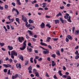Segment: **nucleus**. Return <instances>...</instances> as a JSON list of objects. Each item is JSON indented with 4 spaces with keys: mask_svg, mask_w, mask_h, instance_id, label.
Returning <instances> with one entry per match:
<instances>
[{
    "mask_svg": "<svg viewBox=\"0 0 79 79\" xmlns=\"http://www.w3.org/2000/svg\"><path fill=\"white\" fill-rule=\"evenodd\" d=\"M60 21H61L62 23H64V20L63 19L62 17L60 18Z\"/></svg>",
    "mask_w": 79,
    "mask_h": 79,
    "instance_id": "obj_28",
    "label": "nucleus"
},
{
    "mask_svg": "<svg viewBox=\"0 0 79 79\" xmlns=\"http://www.w3.org/2000/svg\"><path fill=\"white\" fill-rule=\"evenodd\" d=\"M67 79H71V77L69 76H67Z\"/></svg>",
    "mask_w": 79,
    "mask_h": 79,
    "instance_id": "obj_44",
    "label": "nucleus"
},
{
    "mask_svg": "<svg viewBox=\"0 0 79 79\" xmlns=\"http://www.w3.org/2000/svg\"><path fill=\"white\" fill-rule=\"evenodd\" d=\"M40 41L41 42L40 43V44L41 45H42V46H45V47H47V46H48V45H47V44L42 42H43V40H42V39H40Z\"/></svg>",
    "mask_w": 79,
    "mask_h": 79,
    "instance_id": "obj_5",
    "label": "nucleus"
},
{
    "mask_svg": "<svg viewBox=\"0 0 79 79\" xmlns=\"http://www.w3.org/2000/svg\"><path fill=\"white\" fill-rule=\"evenodd\" d=\"M11 54L13 55H14V56H17L18 54H17V52H15V51H12L11 52Z\"/></svg>",
    "mask_w": 79,
    "mask_h": 79,
    "instance_id": "obj_9",
    "label": "nucleus"
},
{
    "mask_svg": "<svg viewBox=\"0 0 79 79\" xmlns=\"http://www.w3.org/2000/svg\"><path fill=\"white\" fill-rule=\"evenodd\" d=\"M7 69H4V73H6V72H7Z\"/></svg>",
    "mask_w": 79,
    "mask_h": 79,
    "instance_id": "obj_57",
    "label": "nucleus"
},
{
    "mask_svg": "<svg viewBox=\"0 0 79 79\" xmlns=\"http://www.w3.org/2000/svg\"><path fill=\"white\" fill-rule=\"evenodd\" d=\"M37 70H36L35 69H34L33 70V73H35V74L36 73H37Z\"/></svg>",
    "mask_w": 79,
    "mask_h": 79,
    "instance_id": "obj_25",
    "label": "nucleus"
},
{
    "mask_svg": "<svg viewBox=\"0 0 79 79\" xmlns=\"http://www.w3.org/2000/svg\"><path fill=\"white\" fill-rule=\"evenodd\" d=\"M67 21L69 23H71L72 22L71 20V16H69V19H67Z\"/></svg>",
    "mask_w": 79,
    "mask_h": 79,
    "instance_id": "obj_24",
    "label": "nucleus"
},
{
    "mask_svg": "<svg viewBox=\"0 0 79 79\" xmlns=\"http://www.w3.org/2000/svg\"><path fill=\"white\" fill-rule=\"evenodd\" d=\"M47 60H48V61H50V57H48L47 58Z\"/></svg>",
    "mask_w": 79,
    "mask_h": 79,
    "instance_id": "obj_58",
    "label": "nucleus"
},
{
    "mask_svg": "<svg viewBox=\"0 0 79 79\" xmlns=\"http://www.w3.org/2000/svg\"><path fill=\"white\" fill-rule=\"evenodd\" d=\"M3 66L5 68H11V65L9 64H3Z\"/></svg>",
    "mask_w": 79,
    "mask_h": 79,
    "instance_id": "obj_7",
    "label": "nucleus"
},
{
    "mask_svg": "<svg viewBox=\"0 0 79 79\" xmlns=\"http://www.w3.org/2000/svg\"><path fill=\"white\" fill-rule=\"evenodd\" d=\"M67 37L69 40H73V37L69 35H67Z\"/></svg>",
    "mask_w": 79,
    "mask_h": 79,
    "instance_id": "obj_16",
    "label": "nucleus"
},
{
    "mask_svg": "<svg viewBox=\"0 0 79 79\" xmlns=\"http://www.w3.org/2000/svg\"><path fill=\"white\" fill-rule=\"evenodd\" d=\"M53 77L54 79H58V77H56V75H54L53 76Z\"/></svg>",
    "mask_w": 79,
    "mask_h": 79,
    "instance_id": "obj_64",
    "label": "nucleus"
},
{
    "mask_svg": "<svg viewBox=\"0 0 79 79\" xmlns=\"http://www.w3.org/2000/svg\"><path fill=\"white\" fill-rule=\"evenodd\" d=\"M55 24H58V23H60V21L58 19H56L55 20Z\"/></svg>",
    "mask_w": 79,
    "mask_h": 79,
    "instance_id": "obj_21",
    "label": "nucleus"
},
{
    "mask_svg": "<svg viewBox=\"0 0 79 79\" xmlns=\"http://www.w3.org/2000/svg\"><path fill=\"white\" fill-rule=\"evenodd\" d=\"M50 39H51V37H48L47 38V39L46 40L47 42H50Z\"/></svg>",
    "mask_w": 79,
    "mask_h": 79,
    "instance_id": "obj_17",
    "label": "nucleus"
},
{
    "mask_svg": "<svg viewBox=\"0 0 79 79\" xmlns=\"http://www.w3.org/2000/svg\"><path fill=\"white\" fill-rule=\"evenodd\" d=\"M43 6V8H45V6H46V5H47V3H43L42 4Z\"/></svg>",
    "mask_w": 79,
    "mask_h": 79,
    "instance_id": "obj_31",
    "label": "nucleus"
},
{
    "mask_svg": "<svg viewBox=\"0 0 79 79\" xmlns=\"http://www.w3.org/2000/svg\"><path fill=\"white\" fill-rule=\"evenodd\" d=\"M27 50L28 52H32V48H29L28 47H27Z\"/></svg>",
    "mask_w": 79,
    "mask_h": 79,
    "instance_id": "obj_11",
    "label": "nucleus"
},
{
    "mask_svg": "<svg viewBox=\"0 0 79 79\" xmlns=\"http://www.w3.org/2000/svg\"><path fill=\"white\" fill-rule=\"evenodd\" d=\"M35 76L36 77H39V73L38 72H36V73H35Z\"/></svg>",
    "mask_w": 79,
    "mask_h": 79,
    "instance_id": "obj_30",
    "label": "nucleus"
},
{
    "mask_svg": "<svg viewBox=\"0 0 79 79\" xmlns=\"http://www.w3.org/2000/svg\"><path fill=\"white\" fill-rule=\"evenodd\" d=\"M65 15H66L64 16V18L66 19H68L69 18V15L68 13H66Z\"/></svg>",
    "mask_w": 79,
    "mask_h": 79,
    "instance_id": "obj_10",
    "label": "nucleus"
},
{
    "mask_svg": "<svg viewBox=\"0 0 79 79\" xmlns=\"http://www.w3.org/2000/svg\"><path fill=\"white\" fill-rule=\"evenodd\" d=\"M48 48H50V49H51L52 50V46H50V45H49L48 46Z\"/></svg>",
    "mask_w": 79,
    "mask_h": 79,
    "instance_id": "obj_40",
    "label": "nucleus"
},
{
    "mask_svg": "<svg viewBox=\"0 0 79 79\" xmlns=\"http://www.w3.org/2000/svg\"><path fill=\"white\" fill-rule=\"evenodd\" d=\"M28 70H29V73H30V74H31V73H32V70H32V67L31 66H30L28 67Z\"/></svg>",
    "mask_w": 79,
    "mask_h": 79,
    "instance_id": "obj_8",
    "label": "nucleus"
},
{
    "mask_svg": "<svg viewBox=\"0 0 79 79\" xmlns=\"http://www.w3.org/2000/svg\"><path fill=\"white\" fill-rule=\"evenodd\" d=\"M18 76H19V75L18 74H16L15 76L13 75L12 76V77H14V78L16 79L18 77Z\"/></svg>",
    "mask_w": 79,
    "mask_h": 79,
    "instance_id": "obj_20",
    "label": "nucleus"
},
{
    "mask_svg": "<svg viewBox=\"0 0 79 79\" xmlns=\"http://www.w3.org/2000/svg\"><path fill=\"white\" fill-rule=\"evenodd\" d=\"M75 34L76 35H78V34H79V30H76Z\"/></svg>",
    "mask_w": 79,
    "mask_h": 79,
    "instance_id": "obj_29",
    "label": "nucleus"
},
{
    "mask_svg": "<svg viewBox=\"0 0 79 79\" xmlns=\"http://www.w3.org/2000/svg\"><path fill=\"white\" fill-rule=\"evenodd\" d=\"M46 26H47V27H48L49 28H50V27H51V26H50V24H47L46 25Z\"/></svg>",
    "mask_w": 79,
    "mask_h": 79,
    "instance_id": "obj_41",
    "label": "nucleus"
},
{
    "mask_svg": "<svg viewBox=\"0 0 79 79\" xmlns=\"http://www.w3.org/2000/svg\"><path fill=\"white\" fill-rule=\"evenodd\" d=\"M75 55H77V56H75V58L76 60H78V58H79V53L78 51L76 50V52H75Z\"/></svg>",
    "mask_w": 79,
    "mask_h": 79,
    "instance_id": "obj_6",
    "label": "nucleus"
},
{
    "mask_svg": "<svg viewBox=\"0 0 79 79\" xmlns=\"http://www.w3.org/2000/svg\"><path fill=\"white\" fill-rule=\"evenodd\" d=\"M62 77L66 79L67 77V76H66V75H63L62 76Z\"/></svg>",
    "mask_w": 79,
    "mask_h": 79,
    "instance_id": "obj_46",
    "label": "nucleus"
},
{
    "mask_svg": "<svg viewBox=\"0 0 79 79\" xmlns=\"http://www.w3.org/2000/svg\"><path fill=\"white\" fill-rule=\"evenodd\" d=\"M42 60V58L40 57V59H38L39 61H40Z\"/></svg>",
    "mask_w": 79,
    "mask_h": 79,
    "instance_id": "obj_60",
    "label": "nucleus"
},
{
    "mask_svg": "<svg viewBox=\"0 0 79 79\" xmlns=\"http://www.w3.org/2000/svg\"><path fill=\"white\" fill-rule=\"evenodd\" d=\"M10 28H11V29H12V30H14V29H15V28H14V27H13V26L10 25Z\"/></svg>",
    "mask_w": 79,
    "mask_h": 79,
    "instance_id": "obj_48",
    "label": "nucleus"
},
{
    "mask_svg": "<svg viewBox=\"0 0 79 79\" xmlns=\"http://www.w3.org/2000/svg\"><path fill=\"white\" fill-rule=\"evenodd\" d=\"M56 54H57L58 56H60V53L58 51L56 52Z\"/></svg>",
    "mask_w": 79,
    "mask_h": 79,
    "instance_id": "obj_37",
    "label": "nucleus"
},
{
    "mask_svg": "<svg viewBox=\"0 0 79 79\" xmlns=\"http://www.w3.org/2000/svg\"><path fill=\"white\" fill-rule=\"evenodd\" d=\"M14 21V19H11L10 20V22L11 23H13Z\"/></svg>",
    "mask_w": 79,
    "mask_h": 79,
    "instance_id": "obj_50",
    "label": "nucleus"
},
{
    "mask_svg": "<svg viewBox=\"0 0 79 79\" xmlns=\"http://www.w3.org/2000/svg\"><path fill=\"white\" fill-rule=\"evenodd\" d=\"M60 8L61 10H63V9H64V7L63 6H62V7L61 6L60 7Z\"/></svg>",
    "mask_w": 79,
    "mask_h": 79,
    "instance_id": "obj_51",
    "label": "nucleus"
},
{
    "mask_svg": "<svg viewBox=\"0 0 79 79\" xmlns=\"http://www.w3.org/2000/svg\"><path fill=\"white\" fill-rule=\"evenodd\" d=\"M5 45V44L4 43H2L0 42V45L1 46V47H2V46H3Z\"/></svg>",
    "mask_w": 79,
    "mask_h": 79,
    "instance_id": "obj_38",
    "label": "nucleus"
},
{
    "mask_svg": "<svg viewBox=\"0 0 79 79\" xmlns=\"http://www.w3.org/2000/svg\"><path fill=\"white\" fill-rule=\"evenodd\" d=\"M65 41L67 42H69V39L67 38H66Z\"/></svg>",
    "mask_w": 79,
    "mask_h": 79,
    "instance_id": "obj_62",
    "label": "nucleus"
},
{
    "mask_svg": "<svg viewBox=\"0 0 79 79\" xmlns=\"http://www.w3.org/2000/svg\"><path fill=\"white\" fill-rule=\"evenodd\" d=\"M7 29L9 30V29H10V26L8 25H7L6 26Z\"/></svg>",
    "mask_w": 79,
    "mask_h": 79,
    "instance_id": "obj_39",
    "label": "nucleus"
},
{
    "mask_svg": "<svg viewBox=\"0 0 79 79\" xmlns=\"http://www.w3.org/2000/svg\"><path fill=\"white\" fill-rule=\"evenodd\" d=\"M7 74L10 75V70L9 69L8 71V72L7 73Z\"/></svg>",
    "mask_w": 79,
    "mask_h": 79,
    "instance_id": "obj_61",
    "label": "nucleus"
},
{
    "mask_svg": "<svg viewBox=\"0 0 79 79\" xmlns=\"http://www.w3.org/2000/svg\"><path fill=\"white\" fill-rule=\"evenodd\" d=\"M34 52L35 53H38L39 52L37 50H35Z\"/></svg>",
    "mask_w": 79,
    "mask_h": 79,
    "instance_id": "obj_59",
    "label": "nucleus"
},
{
    "mask_svg": "<svg viewBox=\"0 0 79 79\" xmlns=\"http://www.w3.org/2000/svg\"><path fill=\"white\" fill-rule=\"evenodd\" d=\"M74 31H75V27H73L72 28V31L74 32Z\"/></svg>",
    "mask_w": 79,
    "mask_h": 79,
    "instance_id": "obj_56",
    "label": "nucleus"
},
{
    "mask_svg": "<svg viewBox=\"0 0 79 79\" xmlns=\"http://www.w3.org/2000/svg\"><path fill=\"white\" fill-rule=\"evenodd\" d=\"M16 66L17 68H21V64H16Z\"/></svg>",
    "mask_w": 79,
    "mask_h": 79,
    "instance_id": "obj_14",
    "label": "nucleus"
},
{
    "mask_svg": "<svg viewBox=\"0 0 79 79\" xmlns=\"http://www.w3.org/2000/svg\"><path fill=\"white\" fill-rule=\"evenodd\" d=\"M40 27L42 29L43 28H45V23L43 22H42L40 25Z\"/></svg>",
    "mask_w": 79,
    "mask_h": 79,
    "instance_id": "obj_12",
    "label": "nucleus"
},
{
    "mask_svg": "<svg viewBox=\"0 0 79 79\" xmlns=\"http://www.w3.org/2000/svg\"><path fill=\"white\" fill-rule=\"evenodd\" d=\"M28 63L29 61L28 60H25V66H26V65H27V64H29Z\"/></svg>",
    "mask_w": 79,
    "mask_h": 79,
    "instance_id": "obj_26",
    "label": "nucleus"
},
{
    "mask_svg": "<svg viewBox=\"0 0 79 79\" xmlns=\"http://www.w3.org/2000/svg\"><path fill=\"white\" fill-rule=\"evenodd\" d=\"M26 43H27V41L25 40L23 43V47L19 48V49L21 50H24L26 48Z\"/></svg>",
    "mask_w": 79,
    "mask_h": 79,
    "instance_id": "obj_1",
    "label": "nucleus"
},
{
    "mask_svg": "<svg viewBox=\"0 0 79 79\" xmlns=\"http://www.w3.org/2000/svg\"><path fill=\"white\" fill-rule=\"evenodd\" d=\"M62 14L60 12H59L58 14H57L56 16V17H59V16H62Z\"/></svg>",
    "mask_w": 79,
    "mask_h": 79,
    "instance_id": "obj_18",
    "label": "nucleus"
},
{
    "mask_svg": "<svg viewBox=\"0 0 79 79\" xmlns=\"http://www.w3.org/2000/svg\"><path fill=\"white\" fill-rule=\"evenodd\" d=\"M32 39L33 42H35L36 41V39H35V38H32Z\"/></svg>",
    "mask_w": 79,
    "mask_h": 79,
    "instance_id": "obj_45",
    "label": "nucleus"
},
{
    "mask_svg": "<svg viewBox=\"0 0 79 79\" xmlns=\"http://www.w3.org/2000/svg\"><path fill=\"white\" fill-rule=\"evenodd\" d=\"M9 61H10V63H12V62H13V60L11 59H10L9 60Z\"/></svg>",
    "mask_w": 79,
    "mask_h": 79,
    "instance_id": "obj_53",
    "label": "nucleus"
},
{
    "mask_svg": "<svg viewBox=\"0 0 79 79\" xmlns=\"http://www.w3.org/2000/svg\"><path fill=\"white\" fill-rule=\"evenodd\" d=\"M8 48L9 50H12L13 49V47L10 46H8Z\"/></svg>",
    "mask_w": 79,
    "mask_h": 79,
    "instance_id": "obj_15",
    "label": "nucleus"
},
{
    "mask_svg": "<svg viewBox=\"0 0 79 79\" xmlns=\"http://www.w3.org/2000/svg\"><path fill=\"white\" fill-rule=\"evenodd\" d=\"M28 22H27V23L25 24V26L26 27H27L28 28H29V27H31L32 26V25H31V24H29L28 25Z\"/></svg>",
    "mask_w": 79,
    "mask_h": 79,
    "instance_id": "obj_13",
    "label": "nucleus"
},
{
    "mask_svg": "<svg viewBox=\"0 0 79 79\" xmlns=\"http://www.w3.org/2000/svg\"><path fill=\"white\" fill-rule=\"evenodd\" d=\"M39 5L37 4H35V7H39Z\"/></svg>",
    "mask_w": 79,
    "mask_h": 79,
    "instance_id": "obj_63",
    "label": "nucleus"
},
{
    "mask_svg": "<svg viewBox=\"0 0 79 79\" xmlns=\"http://www.w3.org/2000/svg\"><path fill=\"white\" fill-rule=\"evenodd\" d=\"M17 2L19 5H21V3L20 2V0H17Z\"/></svg>",
    "mask_w": 79,
    "mask_h": 79,
    "instance_id": "obj_33",
    "label": "nucleus"
},
{
    "mask_svg": "<svg viewBox=\"0 0 79 79\" xmlns=\"http://www.w3.org/2000/svg\"><path fill=\"white\" fill-rule=\"evenodd\" d=\"M0 10H3V7L2 6H1V5H0Z\"/></svg>",
    "mask_w": 79,
    "mask_h": 79,
    "instance_id": "obj_54",
    "label": "nucleus"
},
{
    "mask_svg": "<svg viewBox=\"0 0 79 79\" xmlns=\"http://www.w3.org/2000/svg\"><path fill=\"white\" fill-rule=\"evenodd\" d=\"M52 66L53 67V66H55L56 64L55 63V61H52Z\"/></svg>",
    "mask_w": 79,
    "mask_h": 79,
    "instance_id": "obj_19",
    "label": "nucleus"
},
{
    "mask_svg": "<svg viewBox=\"0 0 79 79\" xmlns=\"http://www.w3.org/2000/svg\"><path fill=\"white\" fill-rule=\"evenodd\" d=\"M18 40L19 42L20 43H22L23 40H24V37L23 36H21L19 37L18 38Z\"/></svg>",
    "mask_w": 79,
    "mask_h": 79,
    "instance_id": "obj_3",
    "label": "nucleus"
},
{
    "mask_svg": "<svg viewBox=\"0 0 79 79\" xmlns=\"http://www.w3.org/2000/svg\"><path fill=\"white\" fill-rule=\"evenodd\" d=\"M52 57H53V58H56V54H53L52 56H51Z\"/></svg>",
    "mask_w": 79,
    "mask_h": 79,
    "instance_id": "obj_32",
    "label": "nucleus"
},
{
    "mask_svg": "<svg viewBox=\"0 0 79 79\" xmlns=\"http://www.w3.org/2000/svg\"><path fill=\"white\" fill-rule=\"evenodd\" d=\"M12 5L14 6H16V4L15 2H12Z\"/></svg>",
    "mask_w": 79,
    "mask_h": 79,
    "instance_id": "obj_52",
    "label": "nucleus"
},
{
    "mask_svg": "<svg viewBox=\"0 0 79 79\" xmlns=\"http://www.w3.org/2000/svg\"><path fill=\"white\" fill-rule=\"evenodd\" d=\"M53 40L54 41H56L58 40V38H53Z\"/></svg>",
    "mask_w": 79,
    "mask_h": 79,
    "instance_id": "obj_43",
    "label": "nucleus"
},
{
    "mask_svg": "<svg viewBox=\"0 0 79 79\" xmlns=\"http://www.w3.org/2000/svg\"><path fill=\"white\" fill-rule=\"evenodd\" d=\"M16 12L17 13V15H19V11H18V10H17L16 11Z\"/></svg>",
    "mask_w": 79,
    "mask_h": 79,
    "instance_id": "obj_55",
    "label": "nucleus"
},
{
    "mask_svg": "<svg viewBox=\"0 0 79 79\" xmlns=\"http://www.w3.org/2000/svg\"><path fill=\"white\" fill-rule=\"evenodd\" d=\"M19 58V59H21V60H22V61H23V60H24V57L22 56H20Z\"/></svg>",
    "mask_w": 79,
    "mask_h": 79,
    "instance_id": "obj_23",
    "label": "nucleus"
},
{
    "mask_svg": "<svg viewBox=\"0 0 79 79\" xmlns=\"http://www.w3.org/2000/svg\"><path fill=\"white\" fill-rule=\"evenodd\" d=\"M3 27L4 29H5V31H8V30L7 29V28H6V27H5V26H3Z\"/></svg>",
    "mask_w": 79,
    "mask_h": 79,
    "instance_id": "obj_47",
    "label": "nucleus"
},
{
    "mask_svg": "<svg viewBox=\"0 0 79 79\" xmlns=\"http://www.w3.org/2000/svg\"><path fill=\"white\" fill-rule=\"evenodd\" d=\"M40 48H41L43 49V50H46L43 51V54H44V55H46L47 54H48V53H49V49L44 48L42 46H40Z\"/></svg>",
    "mask_w": 79,
    "mask_h": 79,
    "instance_id": "obj_2",
    "label": "nucleus"
},
{
    "mask_svg": "<svg viewBox=\"0 0 79 79\" xmlns=\"http://www.w3.org/2000/svg\"><path fill=\"white\" fill-rule=\"evenodd\" d=\"M26 37L27 39H30V37L29 36V35H26Z\"/></svg>",
    "mask_w": 79,
    "mask_h": 79,
    "instance_id": "obj_35",
    "label": "nucleus"
},
{
    "mask_svg": "<svg viewBox=\"0 0 79 79\" xmlns=\"http://www.w3.org/2000/svg\"><path fill=\"white\" fill-rule=\"evenodd\" d=\"M27 32H29V33L30 34V35H31V36H32V35H33V34H32V33L31 31L28 30L27 31Z\"/></svg>",
    "mask_w": 79,
    "mask_h": 79,
    "instance_id": "obj_22",
    "label": "nucleus"
},
{
    "mask_svg": "<svg viewBox=\"0 0 79 79\" xmlns=\"http://www.w3.org/2000/svg\"><path fill=\"white\" fill-rule=\"evenodd\" d=\"M29 23H34V20H32L31 19H29Z\"/></svg>",
    "mask_w": 79,
    "mask_h": 79,
    "instance_id": "obj_27",
    "label": "nucleus"
},
{
    "mask_svg": "<svg viewBox=\"0 0 79 79\" xmlns=\"http://www.w3.org/2000/svg\"><path fill=\"white\" fill-rule=\"evenodd\" d=\"M17 9H15V8H13L12 10V12L13 13L14 12V11H16L17 10Z\"/></svg>",
    "mask_w": 79,
    "mask_h": 79,
    "instance_id": "obj_36",
    "label": "nucleus"
},
{
    "mask_svg": "<svg viewBox=\"0 0 79 79\" xmlns=\"http://www.w3.org/2000/svg\"><path fill=\"white\" fill-rule=\"evenodd\" d=\"M30 61H31L32 63H34V61H33V58H30Z\"/></svg>",
    "mask_w": 79,
    "mask_h": 79,
    "instance_id": "obj_34",
    "label": "nucleus"
},
{
    "mask_svg": "<svg viewBox=\"0 0 79 79\" xmlns=\"http://www.w3.org/2000/svg\"><path fill=\"white\" fill-rule=\"evenodd\" d=\"M22 19L23 21L25 23V24H27V23H28L27 21V18L26 17H24V15H22Z\"/></svg>",
    "mask_w": 79,
    "mask_h": 79,
    "instance_id": "obj_4",
    "label": "nucleus"
},
{
    "mask_svg": "<svg viewBox=\"0 0 79 79\" xmlns=\"http://www.w3.org/2000/svg\"><path fill=\"white\" fill-rule=\"evenodd\" d=\"M16 21L17 22H18V21H19V19L18 18H16L15 19Z\"/></svg>",
    "mask_w": 79,
    "mask_h": 79,
    "instance_id": "obj_49",
    "label": "nucleus"
},
{
    "mask_svg": "<svg viewBox=\"0 0 79 79\" xmlns=\"http://www.w3.org/2000/svg\"><path fill=\"white\" fill-rule=\"evenodd\" d=\"M8 5H5V9H6V10H7V9H8Z\"/></svg>",
    "mask_w": 79,
    "mask_h": 79,
    "instance_id": "obj_42",
    "label": "nucleus"
}]
</instances>
